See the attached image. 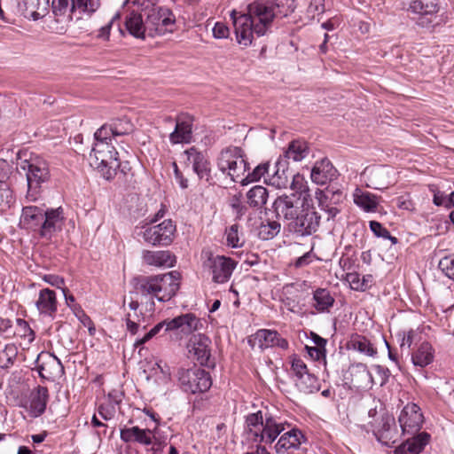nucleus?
I'll return each instance as SVG.
<instances>
[{"label":"nucleus","mask_w":454,"mask_h":454,"mask_svg":"<svg viewBox=\"0 0 454 454\" xmlns=\"http://www.w3.org/2000/svg\"><path fill=\"white\" fill-rule=\"evenodd\" d=\"M295 7V0H255L247 6V13L232 10L230 16L238 43L250 45L254 35H264L275 18L286 17Z\"/></svg>","instance_id":"f257e3e1"},{"label":"nucleus","mask_w":454,"mask_h":454,"mask_svg":"<svg viewBox=\"0 0 454 454\" xmlns=\"http://www.w3.org/2000/svg\"><path fill=\"white\" fill-rule=\"evenodd\" d=\"M179 286L180 273L173 270L141 278L135 286V294L140 296L142 309L152 315L155 305L153 299L163 302L169 301L178 291Z\"/></svg>","instance_id":"f03ea898"},{"label":"nucleus","mask_w":454,"mask_h":454,"mask_svg":"<svg viewBox=\"0 0 454 454\" xmlns=\"http://www.w3.org/2000/svg\"><path fill=\"white\" fill-rule=\"evenodd\" d=\"M95 143L90 153V164L96 168L103 178L113 180L120 170L125 174L127 164L122 165L110 139L100 138L98 131L94 134Z\"/></svg>","instance_id":"7ed1b4c3"},{"label":"nucleus","mask_w":454,"mask_h":454,"mask_svg":"<svg viewBox=\"0 0 454 454\" xmlns=\"http://www.w3.org/2000/svg\"><path fill=\"white\" fill-rule=\"evenodd\" d=\"M286 424L270 414L263 416L261 411L250 413L246 418L248 434L254 442L271 444L286 429Z\"/></svg>","instance_id":"20e7f679"},{"label":"nucleus","mask_w":454,"mask_h":454,"mask_svg":"<svg viewBox=\"0 0 454 454\" xmlns=\"http://www.w3.org/2000/svg\"><path fill=\"white\" fill-rule=\"evenodd\" d=\"M217 168L232 182L242 184L246 181L245 174L248 170V163L241 148L229 147L221 152L217 159Z\"/></svg>","instance_id":"39448f33"},{"label":"nucleus","mask_w":454,"mask_h":454,"mask_svg":"<svg viewBox=\"0 0 454 454\" xmlns=\"http://www.w3.org/2000/svg\"><path fill=\"white\" fill-rule=\"evenodd\" d=\"M20 168L26 171L27 192V201H35L41 193V184L48 181L50 174L45 161L39 159L25 160Z\"/></svg>","instance_id":"423d86ee"},{"label":"nucleus","mask_w":454,"mask_h":454,"mask_svg":"<svg viewBox=\"0 0 454 454\" xmlns=\"http://www.w3.org/2000/svg\"><path fill=\"white\" fill-rule=\"evenodd\" d=\"M368 417L372 419L369 421L371 430L379 442L385 445L395 442L397 430L392 415L387 412L378 413L375 409H371L368 412Z\"/></svg>","instance_id":"0eeeda50"},{"label":"nucleus","mask_w":454,"mask_h":454,"mask_svg":"<svg viewBox=\"0 0 454 454\" xmlns=\"http://www.w3.org/2000/svg\"><path fill=\"white\" fill-rule=\"evenodd\" d=\"M100 5L99 0H53L52 12L58 21L72 20L73 15L79 13H93Z\"/></svg>","instance_id":"6e6552de"},{"label":"nucleus","mask_w":454,"mask_h":454,"mask_svg":"<svg viewBox=\"0 0 454 454\" xmlns=\"http://www.w3.org/2000/svg\"><path fill=\"white\" fill-rule=\"evenodd\" d=\"M178 382L184 392L191 394L204 393L212 386L209 372L196 366L190 369H180Z\"/></svg>","instance_id":"1a4fd4ad"},{"label":"nucleus","mask_w":454,"mask_h":454,"mask_svg":"<svg viewBox=\"0 0 454 454\" xmlns=\"http://www.w3.org/2000/svg\"><path fill=\"white\" fill-rule=\"evenodd\" d=\"M175 21V16L168 7L160 6L149 10L145 20L148 36L153 37L172 32Z\"/></svg>","instance_id":"9d476101"},{"label":"nucleus","mask_w":454,"mask_h":454,"mask_svg":"<svg viewBox=\"0 0 454 454\" xmlns=\"http://www.w3.org/2000/svg\"><path fill=\"white\" fill-rule=\"evenodd\" d=\"M305 200L306 197L301 199L296 193H291L289 195L285 194L278 197L273 203L277 217L284 220L289 228V223H293L295 218L298 217V215L307 204Z\"/></svg>","instance_id":"9b49d317"},{"label":"nucleus","mask_w":454,"mask_h":454,"mask_svg":"<svg viewBox=\"0 0 454 454\" xmlns=\"http://www.w3.org/2000/svg\"><path fill=\"white\" fill-rule=\"evenodd\" d=\"M439 0H413L410 3L408 11L418 15L416 24L420 27H430L437 25L440 12Z\"/></svg>","instance_id":"f8f14e48"},{"label":"nucleus","mask_w":454,"mask_h":454,"mask_svg":"<svg viewBox=\"0 0 454 454\" xmlns=\"http://www.w3.org/2000/svg\"><path fill=\"white\" fill-rule=\"evenodd\" d=\"M321 215L316 209L306 204L295 220L289 223V231L298 236H310L317 231L320 226Z\"/></svg>","instance_id":"ddd939ff"},{"label":"nucleus","mask_w":454,"mask_h":454,"mask_svg":"<svg viewBox=\"0 0 454 454\" xmlns=\"http://www.w3.org/2000/svg\"><path fill=\"white\" fill-rule=\"evenodd\" d=\"M176 230V225L168 219L160 223L145 227L142 236L150 245L167 247L173 242Z\"/></svg>","instance_id":"4468645a"},{"label":"nucleus","mask_w":454,"mask_h":454,"mask_svg":"<svg viewBox=\"0 0 454 454\" xmlns=\"http://www.w3.org/2000/svg\"><path fill=\"white\" fill-rule=\"evenodd\" d=\"M362 177L366 186L375 190H384L395 182V170L386 165H374L364 168Z\"/></svg>","instance_id":"2eb2a0df"},{"label":"nucleus","mask_w":454,"mask_h":454,"mask_svg":"<svg viewBox=\"0 0 454 454\" xmlns=\"http://www.w3.org/2000/svg\"><path fill=\"white\" fill-rule=\"evenodd\" d=\"M211 340L203 334L193 335L187 345L188 352L202 365L214 367L215 361L211 358Z\"/></svg>","instance_id":"dca6fc26"},{"label":"nucleus","mask_w":454,"mask_h":454,"mask_svg":"<svg viewBox=\"0 0 454 454\" xmlns=\"http://www.w3.org/2000/svg\"><path fill=\"white\" fill-rule=\"evenodd\" d=\"M398 421L403 434H415L420 430L424 417L416 403H408L401 411Z\"/></svg>","instance_id":"f3484780"},{"label":"nucleus","mask_w":454,"mask_h":454,"mask_svg":"<svg viewBox=\"0 0 454 454\" xmlns=\"http://www.w3.org/2000/svg\"><path fill=\"white\" fill-rule=\"evenodd\" d=\"M236 262L230 257L223 255L210 256L207 260V266L212 274V280L218 284L227 282L235 267Z\"/></svg>","instance_id":"a211bd4d"},{"label":"nucleus","mask_w":454,"mask_h":454,"mask_svg":"<svg viewBox=\"0 0 454 454\" xmlns=\"http://www.w3.org/2000/svg\"><path fill=\"white\" fill-rule=\"evenodd\" d=\"M65 223L63 209L61 207L47 209L39 229V235L51 239L57 232L62 230Z\"/></svg>","instance_id":"6ab92c4d"},{"label":"nucleus","mask_w":454,"mask_h":454,"mask_svg":"<svg viewBox=\"0 0 454 454\" xmlns=\"http://www.w3.org/2000/svg\"><path fill=\"white\" fill-rule=\"evenodd\" d=\"M39 375L47 380L54 381L64 374V366L59 359L49 353H41L37 357Z\"/></svg>","instance_id":"aec40b11"},{"label":"nucleus","mask_w":454,"mask_h":454,"mask_svg":"<svg viewBox=\"0 0 454 454\" xmlns=\"http://www.w3.org/2000/svg\"><path fill=\"white\" fill-rule=\"evenodd\" d=\"M165 331L178 330L184 334H191L201 326V322L192 313H186L172 319L163 320Z\"/></svg>","instance_id":"412c9836"},{"label":"nucleus","mask_w":454,"mask_h":454,"mask_svg":"<svg viewBox=\"0 0 454 454\" xmlns=\"http://www.w3.org/2000/svg\"><path fill=\"white\" fill-rule=\"evenodd\" d=\"M98 136L100 138L110 139L116 137L126 136L134 131V125L128 118L114 120L108 124H104L98 130Z\"/></svg>","instance_id":"4be33fe9"},{"label":"nucleus","mask_w":454,"mask_h":454,"mask_svg":"<svg viewBox=\"0 0 454 454\" xmlns=\"http://www.w3.org/2000/svg\"><path fill=\"white\" fill-rule=\"evenodd\" d=\"M192 122L193 119L189 115H181L176 119L175 129L169 135V140L172 144H188L192 138Z\"/></svg>","instance_id":"5701e85b"},{"label":"nucleus","mask_w":454,"mask_h":454,"mask_svg":"<svg viewBox=\"0 0 454 454\" xmlns=\"http://www.w3.org/2000/svg\"><path fill=\"white\" fill-rule=\"evenodd\" d=\"M310 176L315 184L324 185L336 178L337 170L329 160L323 159L315 163Z\"/></svg>","instance_id":"b1692460"},{"label":"nucleus","mask_w":454,"mask_h":454,"mask_svg":"<svg viewBox=\"0 0 454 454\" xmlns=\"http://www.w3.org/2000/svg\"><path fill=\"white\" fill-rule=\"evenodd\" d=\"M19 7L26 18L37 20L47 14L49 0H20Z\"/></svg>","instance_id":"393cba45"},{"label":"nucleus","mask_w":454,"mask_h":454,"mask_svg":"<svg viewBox=\"0 0 454 454\" xmlns=\"http://www.w3.org/2000/svg\"><path fill=\"white\" fill-rule=\"evenodd\" d=\"M136 296V300L130 297V301L129 302V311L125 315L127 330L133 335L138 333L141 322L144 321L145 317L142 310L137 311L139 307H142V304L140 296Z\"/></svg>","instance_id":"a878e982"},{"label":"nucleus","mask_w":454,"mask_h":454,"mask_svg":"<svg viewBox=\"0 0 454 454\" xmlns=\"http://www.w3.org/2000/svg\"><path fill=\"white\" fill-rule=\"evenodd\" d=\"M430 434L422 432L407 439L395 450V454H419L430 441Z\"/></svg>","instance_id":"bb28decb"},{"label":"nucleus","mask_w":454,"mask_h":454,"mask_svg":"<svg viewBox=\"0 0 454 454\" xmlns=\"http://www.w3.org/2000/svg\"><path fill=\"white\" fill-rule=\"evenodd\" d=\"M120 437L125 442H135L143 445H150L154 435L151 430L142 429L135 426L121 428Z\"/></svg>","instance_id":"cd10ccee"},{"label":"nucleus","mask_w":454,"mask_h":454,"mask_svg":"<svg viewBox=\"0 0 454 454\" xmlns=\"http://www.w3.org/2000/svg\"><path fill=\"white\" fill-rule=\"evenodd\" d=\"M187 160L192 165L193 171L200 179L209 177V163L205 155L199 152L195 147H192L184 152Z\"/></svg>","instance_id":"c85d7f7f"},{"label":"nucleus","mask_w":454,"mask_h":454,"mask_svg":"<svg viewBox=\"0 0 454 454\" xmlns=\"http://www.w3.org/2000/svg\"><path fill=\"white\" fill-rule=\"evenodd\" d=\"M44 211L36 206H26L22 209L20 223L27 229L34 231H39Z\"/></svg>","instance_id":"c756f323"},{"label":"nucleus","mask_w":454,"mask_h":454,"mask_svg":"<svg viewBox=\"0 0 454 454\" xmlns=\"http://www.w3.org/2000/svg\"><path fill=\"white\" fill-rule=\"evenodd\" d=\"M255 339L258 340L260 348L262 349L278 347L281 349L288 348V342L286 339L280 337L277 331L261 329L255 333Z\"/></svg>","instance_id":"7c9ffc66"},{"label":"nucleus","mask_w":454,"mask_h":454,"mask_svg":"<svg viewBox=\"0 0 454 454\" xmlns=\"http://www.w3.org/2000/svg\"><path fill=\"white\" fill-rule=\"evenodd\" d=\"M304 440L300 430L291 429L280 436L274 448L277 453H284L290 449H298Z\"/></svg>","instance_id":"2f4dec72"},{"label":"nucleus","mask_w":454,"mask_h":454,"mask_svg":"<svg viewBox=\"0 0 454 454\" xmlns=\"http://www.w3.org/2000/svg\"><path fill=\"white\" fill-rule=\"evenodd\" d=\"M309 153V148L308 144L304 140H294L289 143L287 148L285 150L282 156L279 159H282L284 162L287 165L289 160L293 161H301L305 159Z\"/></svg>","instance_id":"473e14b6"},{"label":"nucleus","mask_w":454,"mask_h":454,"mask_svg":"<svg viewBox=\"0 0 454 454\" xmlns=\"http://www.w3.org/2000/svg\"><path fill=\"white\" fill-rule=\"evenodd\" d=\"M57 304L56 294L53 290L45 288L40 291L35 305L41 314L53 317L57 311Z\"/></svg>","instance_id":"72a5a7b5"},{"label":"nucleus","mask_w":454,"mask_h":454,"mask_svg":"<svg viewBox=\"0 0 454 454\" xmlns=\"http://www.w3.org/2000/svg\"><path fill=\"white\" fill-rule=\"evenodd\" d=\"M144 262L155 267H172L176 262L175 256L169 251H145Z\"/></svg>","instance_id":"f704fd0d"},{"label":"nucleus","mask_w":454,"mask_h":454,"mask_svg":"<svg viewBox=\"0 0 454 454\" xmlns=\"http://www.w3.org/2000/svg\"><path fill=\"white\" fill-rule=\"evenodd\" d=\"M30 399V412L34 417L42 415L48 402V389L44 387L38 386L32 393Z\"/></svg>","instance_id":"c9c22d12"},{"label":"nucleus","mask_w":454,"mask_h":454,"mask_svg":"<svg viewBox=\"0 0 454 454\" xmlns=\"http://www.w3.org/2000/svg\"><path fill=\"white\" fill-rule=\"evenodd\" d=\"M286 170L287 164L282 159H278L272 170L270 171L269 184L278 189L286 188L288 184Z\"/></svg>","instance_id":"e433bc0d"},{"label":"nucleus","mask_w":454,"mask_h":454,"mask_svg":"<svg viewBox=\"0 0 454 454\" xmlns=\"http://www.w3.org/2000/svg\"><path fill=\"white\" fill-rule=\"evenodd\" d=\"M353 197L355 204L365 212H375L377 210L379 200L376 195L356 188Z\"/></svg>","instance_id":"4c0bfd02"},{"label":"nucleus","mask_w":454,"mask_h":454,"mask_svg":"<svg viewBox=\"0 0 454 454\" xmlns=\"http://www.w3.org/2000/svg\"><path fill=\"white\" fill-rule=\"evenodd\" d=\"M125 26L129 34L137 38L144 39L145 34H147L145 20H143L140 13L131 12L127 16Z\"/></svg>","instance_id":"58836bf2"},{"label":"nucleus","mask_w":454,"mask_h":454,"mask_svg":"<svg viewBox=\"0 0 454 454\" xmlns=\"http://www.w3.org/2000/svg\"><path fill=\"white\" fill-rule=\"evenodd\" d=\"M412 364L421 368L426 367L434 360V349L430 343L423 342L411 356Z\"/></svg>","instance_id":"ea45409f"},{"label":"nucleus","mask_w":454,"mask_h":454,"mask_svg":"<svg viewBox=\"0 0 454 454\" xmlns=\"http://www.w3.org/2000/svg\"><path fill=\"white\" fill-rule=\"evenodd\" d=\"M313 307L318 312L327 311L334 303V298L325 288H318L313 293Z\"/></svg>","instance_id":"a19ab883"},{"label":"nucleus","mask_w":454,"mask_h":454,"mask_svg":"<svg viewBox=\"0 0 454 454\" xmlns=\"http://www.w3.org/2000/svg\"><path fill=\"white\" fill-rule=\"evenodd\" d=\"M268 191L262 185L252 187L247 193V203L250 207L261 208L268 200Z\"/></svg>","instance_id":"79ce46f5"},{"label":"nucleus","mask_w":454,"mask_h":454,"mask_svg":"<svg viewBox=\"0 0 454 454\" xmlns=\"http://www.w3.org/2000/svg\"><path fill=\"white\" fill-rule=\"evenodd\" d=\"M281 225L278 222L267 220L259 226L258 236L262 240H270L279 233Z\"/></svg>","instance_id":"37998d69"},{"label":"nucleus","mask_w":454,"mask_h":454,"mask_svg":"<svg viewBox=\"0 0 454 454\" xmlns=\"http://www.w3.org/2000/svg\"><path fill=\"white\" fill-rule=\"evenodd\" d=\"M295 385L301 392L306 394L314 393L318 390L317 380L313 374L309 372L298 377L296 379Z\"/></svg>","instance_id":"c03bdc74"},{"label":"nucleus","mask_w":454,"mask_h":454,"mask_svg":"<svg viewBox=\"0 0 454 454\" xmlns=\"http://www.w3.org/2000/svg\"><path fill=\"white\" fill-rule=\"evenodd\" d=\"M350 373L353 376V382L355 384H361L364 382H371L372 375L366 364L359 363L353 364L350 367Z\"/></svg>","instance_id":"a18cd8bd"},{"label":"nucleus","mask_w":454,"mask_h":454,"mask_svg":"<svg viewBox=\"0 0 454 454\" xmlns=\"http://www.w3.org/2000/svg\"><path fill=\"white\" fill-rule=\"evenodd\" d=\"M270 166L268 163H263L258 165L253 172H248L245 174V179L242 183V185H247L252 182H255L261 179V177L264 176L265 181L269 184V175H270Z\"/></svg>","instance_id":"49530a36"},{"label":"nucleus","mask_w":454,"mask_h":454,"mask_svg":"<svg viewBox=\"0 0 454 454\" xmlns=\"http://www.w3.org/2000/svg\"><path fill=\"white\" fill-rule=\"evenodd\" d=\"M227 246L232 248L241 247L244 240L239 235V225L238 223L231 225L225 231Z\"/></svg>","instance_id":"de8ad7c7"},{"label":"nucleus","mask_w":454,"mask_h":454,"mask_svg":"<svg viewBox=\"0 0 454 454\" xmlns=\"http://www.w3.org/2000/svg\"><path fill=\"white\" fill-rule=\"evenodd\" d=\"M12 201V192L9 184L0 180V211H4L11 207Z\"/></svg>","instance_id":"09e8293b"},{"label":"nucleus","mask_w":454,"mask_h":454,"mask_svg":"<svg viewBox=\"0 0 454 454\" xmlns=\"http://www.w3.org/2000/svg\"><path fill=\"white\" fill-rule=\"evenodd\" d=\"M17 350L13 345H7L4 350L0 352V366L2 368H8L13 364L16 358Z\"/></svg>","instance_id":"8fccbe9b"},{"label":"nucleus","mask_w":454,"mask_h":454,"mask_svg":"<svg viewBox=\"0 0 454 454\" xmlns=\"http://www.w3.org/2000/svg\"><path fill=\"white\" fill-rule=\"evenodd\" d=\"M370 229L377 237L389 239L393 244L397 243V239L391 236L390 232L380 223L371 221Z\"/></svg>","instance_id":"3c124183"},{"label":"nucleus","mask_w":454,"mask_h":454,"mask_svg":"<svg viewBox=\"0 0 454 454\" xmlns=\"http://www.w3.org/2000/svg\"><path fill=\"white\" fill-rule=\"evenodd\" d=\"M290 187L293 191L295 192L294 193H296L298 196H300V198L302 195L305 197V195L309 192L303 176L299 174L293 176V179H292Z\"/></svg>","instance_id":"603ef678"},{"label":"nucleus","mask_w":454,"mask_h":454,"mask_svg":"<svg viewBox=\"0 0 454 454\" xmlns=\"http://www.w3.org/2000/svg\"><path fill=\"white\" fill-rule=\"evenodd\" d=\"M439 268L447 278L454 281V254L443 257L439 262Z\"/></svg>","instance_id":"864d4df0"},{"label":"nucleus","mask_w":454,"mask_h":454,"mask_svg":"<svg viewBox=\"0 0 454 454\" xmlns=\"http://www.w3.org/2000/svg\"><path fill=\"white\" fill-rule=\"evenodd\" d=\"M353 346L356 350L369 356H373L376 354V349L372 344L365 338L355 340Z\"/></svg>","instance_id":"5fc2aeb1"},{"label":"nucleus","mask_w":454,"mask_h":454,"mask_svg":"<svg viewBox=\"0 0 454 454\" xmlns=\"http://www.w3.org/2000/svg\"><path fill=\"white\" fill-rule=\"evenodd\" d=\"M164 324L160 322L156 325H154L148 333H146L142 338L137 339L134 342L135 347H139L144 345L145 342L150 340L153 337L157 335L163 328Z\"/></svg>","instance_id":"6e6d98bb"},{"label":"nucleus","mask_w":454,"mask_h":454,"mask_svg":"<svg viewBox=\"0 0 454 454\" xmlns=\"http://www.w3.org/2000/svg\"><path fill=\"white\" fill-rule=\"evenodd\" d=\"M291 368L294 373L295 374L296 378L309 372L306 364L303 362L302 359L297 356H294L292 359Z\"/></svg>","instance_id":"4d7b16f0"},{"label":"nucleus","mask_w":454,"mask_h":454,"mask_svg":"<svg viewBox=\"0 0 454 454\" xmlns=\"http://www.w3.org/2000/svg\"><path fill=\"white\" fill-rule=\"evenodd\" d=\"M212 31L214 37L216 39L227 38L230 35L229 27L223 22H216Z\"/></svg>","instance_id":"13d9d810"},{"label":"nucleus","mask_w":454,"mask_h":454,"mask_svg":"<svg viewBox=\"0 0 454 454\" xmlns=\"http://www.w3.org/2000/svg\"><path fill=\"white\" fill-rule=\"evenodd\" d=\"M346 280L353 290L363 291V284H361V278L357 272L348 273Z\"/></svg>","instance_id":"bf43d9fd"},{"label":"nucleus","mask_w":454,"mask_h":454,"mask_svg":"<svg viewBox=\"0 0 454 454\" xmlns=\"http://www.w3.org/2000/svg\"><path fill=\"white\" fill-rule=\"evenodd\" d=\"M13 331L12 329V322L8 318L0 317V335L10 338L13 335Z\"/></svg>","instance_id":"052dcab7"},{"label":"nucleus","mask_w":454,"mask_h":454,"mask_svg":"<svg viewBox=\"0 0 454 454\" xmlns=\"http://www.w3.org/2000/svg\"><path fill=\"white\" fill-rule=\"evenodd\" d=\"M325 0H311L309 7L308 12L311 14L313 17L316 14H320L325 12Z\"/></svg>","instance_id":"680f3d73"},{"label":"nucleus","mask_w":454,"mask_h":454,"mask_svg":"<svg viewBox=\"0 0 454 454\" xmlns=\"http://www.w3.org/2000/svg\"><path fill=\"white\" fill-rule=\"evenodd\" d=\"M305 349L307 350V353L309 354V356L315 361H318L320 359H325V352H326V349H321L319 348L318 347H309V346H305Z\"/></svg>","instance_id":"e2e57ef3"},{"label":"nucleus","mask_w":454,"mask_h":454,"mask_svg":"<svg viewBox=\"0 0 454 454\" xmlns=\"http://www.w3.org/2000/svg\"><path fill=\"white\" fill-rule=\"evenodd\" d=\"M119 18H120L119 14H115L106 25L103 26L99 29L98 37L104 39V40H108L109 36H110V31L112 28V26L114 22V20H118Z\"/></svg>","instance_id":"0e129e2a"},{"label":"nucleus","mask_w":454,"mask_h":454,"mask_svg":"<svg viewBox=\"0 0 454 454\" xmlns=\"http://www.w3.org/2000/svg\"><path fill=\"white\" fill-rule=\"evenodd\" d=\"M414 335L415 332L413 330H410L407 333H403L400 343L401 348H403L404 347L410 348L413 342ZM399 336H401V334H399Z\"/></svg>","instance_id":"69168bd1"},{"label":"nucleus","mask_w":454,"mask_h":454,"mask_svg":"<svg viewBox=\"0 0 454 454\" xmlns=\"http://www.w3.org/2000/svg\"><path fill=\"white\" fill-rule=\"evenodd\" d=\"M43 279L46 283H48L53 286H56L58 288H62V286L64 285V279L57 275H53V274L45 275L43 278Z\"/></svg>","instance_id":"338daca9"},{"label":"nucleus","mask_w":454,"mask_h":454,"mask_svg":"<svg viewBox=\"0 0 454 454\" xmlns=\"http://www.w3.org/2000/svg\"><path fill=\"white\" fill-rule=\"evenodd\" d=\"M231 206L238 217L242 216L246 212V207L242 205L240 200L238 197H234L232 199Z\"/></svg>","instance_id":"774afa93"}]
</instances>
